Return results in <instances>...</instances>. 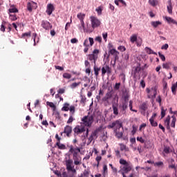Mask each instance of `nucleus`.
Here are the masks:
<instances>
[{
  "label": "nucleus",
  "mask_w": 177,
  "mask_h": 177,
  "mask_svg": "<svg viewBox=\"0 0 177 177\" xmlns=\"http://www.w3.org/2000/svg\"><path fill=\"white\" fill-rule=\"evenodd\" d=\"M69 153H72L73 154V160L74 161L75 165H81V164H82V158L78 154V153H81V149L80 147H76L74 149V147H73V145H71Z\"/></svg>",
  "instance_id": "obj_1"
},
{
  "label": "nucleus",
  "mask_w": 177,
  "mask_h": 177,
  "mask_svg": "<svg viewBox=\"0 0 177 177\" xmlns=\"http://www.w3.org/2000/svg\"><path fill=\"white\" fill-rule=\"evenodd\" d=\"M149 3L151 6H156L157 3H158V1L157 0H149Z\"/></svg>",
  "instance_id": "obj_40"
},
{
  "label": "nucleus",
  "mask_w": 177,
  "mask_h": 177,
  "mask_svg": "<svg viewBox=\"0 0 177 177\" xmlns=\"http://www.w3.org/2000/svg\"><path fill=\"white\" fill-rule=\"evenodd\" d=\"M11 13H19V9L15 5L10 6L8 9V15H11Z\"/></svg>",
  "instance_id": "obj_17"
},
{
  "label": "nucleus",
  "mask_w": 177,
  "mask_h": 177,
  "mask_svg": "<svg viewBox=\"0 0 177 177\" xmlns=\"http://www.w3.org/2000/svg\"><path fill=\"white\" fill-rule=\"evenodd\" d=\"M41 27L44 28V30H49L50 28H52V24L48 21H42Z\"/></svg>",
  "instance_id": "obj_14"
},
{
  "label": "nucleus",
  "mask_w": 177,
  "mask_h": 177,
  "mask_svg": "<svg viewBox=\"0 0 177 177\" xmlns=\"http://www.w3.org/2000/svg\"><path fill=\"white\" fill-rule=\"evenodd\" d=\"M90 20H91L92 28H97V27H100V24H102V22H100V20H99L96 17L91 16Z\"/></svg>",
  "instance_id": "obj_5"
},
{
  "label": "nucleus",
  "mask_w": 177,
  "mask_h": 177,
  "mask_svg": "<svg viewBox=\"0 0 177 177\" xmlns=\"http://www.w3.org/2000/svg\"><path fill=\"white\" fill-rule=\"evenodd\" d=\"M121 129H114L113 132L115 133V136L118 138V139H121L124 135V129L122 131L120 130Z\"/></svg>",
  "instance_id": "obj_10"
},
{
  "label": "nucleus",
  "mask_w": 177,
  "mask_h": 177,
  "mask_svg": "<svg viewBox=\"0 0 177 177\" xmlns=\"http://www.w3.org/2000/svg\"><path fill=\"white\" fill-rule=\"evenodd\" d=\"M85 131H86L85 127L77 125L73 129L74 136L81 135V133H83Z\"/></svg>",
  "instance_id": "obj_8"
},
{
  "label": "nucleus",
  "mask_w": 177,
  "mask_h": 177,
  "mask_svg": "<svg viewBox=\"0 0 177 177\" xmlns=\"http://www.w3.org/2000/svg\"><path fill=\"white\" fill-rule=\"evenodd\" d=\"M120 164H121L122 165H128V162H127V160L124 159H120Z\"/></svg>",
  "instance_id": "obj_51"
},
{
  "label": "nucleus",
  "mask_w": 177,
  "mask_h": 177,
  "mask_svg": "<svg viewBox=\"0 0 177 177\" xmlns=\"http://www.w3.org/2000/svg\"><path fill=\"white\" fill-rule=\"evenodd\" d=\"M84 46L85 47H89L90 46V44H89V40L88 39H86L84 40V42L83 44Z\"/></svg>",
  "instance_id": "obj_52"
},
{
  "label": "nucleus",
  "mask_w": 177,
  "mask_h": 177,
  "mask_svg": "<svg viewBox=\"0 0 177 177\" xmlns=\"http://www.w3.org/2000/svg\"><path fill=\"white\" fill-rule=\"evenodd\" d=\"M159 55V57L161 59L162 62H165V56L162 54H161V53H158Z\"/></svg>",
  "instance_id": "obj_56"
},
{
  "label": "nucleus",
  "mask_w": 177,
  "mask_h": 177,
  "mask_svg": "<svg viewBox=\"0 0 177 177\" xmlns=\"http://www.w3.org/2000/svg\"><path fill=\"white\" fill-rule=\"evenodd\" d=\"M171 118L172 120L170 126L171 127V128H175V124H176V118L173 115Z\"/></svg>",
  "instance_id": "obj_34"
},
{
  "label": "nucleus",
  "mask_w": 177,
  "mask_h": 177,
  "mask_svg": "<svg viewBox=\"0 0 177 177\" xmlns=\"http://www.w3.org/2000/svg\"><path fill=\"white\" fill-rule=\"evenodd\" d=\"M118 50H120L121 52H125V50H127V48H125V46H120L118 48Z\"/></svg>",
  "instance_id": "obj_55"
},
{
  "label": "nucleus",
  "mask_w": 177,
  "mask_h": 177,
  "mask_svg": "<svg viewBox=\"0 0 177 177\" xmlns=\"http://www.w3.org/2000/svg\"><path fill=\"white\" fill-rule=\"evenodd\" d=\"M167 3H168V6H167V8L168 13L169 15H172V9H173V8H172V2L171 1V0H169L167 1Z\"/></svg>",
  "instance_id": "obj_22"
},
{
  "label": "nucleus",
  "mask_w": 177,
  "mask_h": 177,
  "mask_svg": "<svg viewBox=\"0 0 177 177\" xmlns=\"http://www.w3.org/2000/svg\"><path fill=\"white\" fill-rule=\"evenodd\" d=\"M176 89H177V82H176V84H172L171 86V92L173 95H176Z\"/></svg>",
  "instance_id": "obj_31"
},
{
  "label": "nucleus",
  "mask_w": 177,
  "mask_h": 177,
  "mask_svg": "<svg viewBox=\"0 0 177 177\" xmlns=\"http://www.w3.org/2000/svg\"><path fill=\"white\" fill-rule=\"evenodd\" d=\"M170 121H171V117L169 115H168L166 118V120H165V124L166 125L167 129H168V130L171 129V126H169Z\"/></svg>",
  "instance_id": "obj_20"
},
{
  "label": "nucleus",
  "mask_w": 177,
  "mask_h": 177,
  "mask_svg": "<svg viewBox=\"0 0 177 177\" xmlns=\"http://www.w3.org/2000/svg\"><path fill=\"white\" fill-rule=\"evenodd\" d=\"M77 19H79V20L83 21L84 19H85V14H82V13H78L77 15Z\"/></svg>",
  "instance_id": "obj_36"
},
{
  "label": "nucleus",
  "mask_w": 177,
  "mask_h": 177,
  "mask_svg": "<svg viewBox=\"0 0 177 177\" xmlns=\"http://www.w3.org/2000/svg\"><path fill=\"white\" fill-rule=\"evenodd\" d=\"M146 92L147 93L148 99H152L154 100L157 96V88L152 87L151 88H147Z\"/></svg>",
  "instance_id": "obj_2"
},
{
  "label": "nucleus",
  "mask_w": 177,
  "mask_h": 177,
  "mask_svg": "<svg viewBox=\"0 0 177 177\" xmlns=\"http://www.w3.org/2000/svg\"><path fill=\"white\" fill-rule=\"evenodd\" d=\"M65 165L66 167L67 171H68L71 168H73V160L68 159L65 160Z\"/></svg>",
  "instance_id": "obj_18"
},
{
  "label": "nucleus",
  "mask_w": 177,
  "mask_h": 177,
  "mask_svg": "<svg viewBox=\"0 0 177 177\" xmlns=\"http://www.w3.org/2000/svg\"><path fill=\"white\" fill-rule=\"evenodd\" d=\"M93 70H94V75L97 78L99 77V71H100V67H97L96 66V64L93 66Z\"/></svg>",
  "instance_id": "obj_19"
},
{
  "label": "nucleus",
  "mask_w": 177,
  "mask_h": 177,
  "mask_svg": "<svg viewBox=\"0 0 177 177\" xmlns=\"http://www.w3.org/2000/svg\"><path fill=\"white\" fill-rule=\"evenodd\" d=\"M97 13H98V15H102V11L103 10L102 9V7H98L97 8L95 9Z\"/></svg>",
  "instance_id": "obj_58"
},
{
  "label": "nucleus",
  "mask_w": 177,
  "mask_h": 177,
  "mask_svg": "<svg viewBox=\"0 0 177 177\" xmlns=\"http://www.w3.org/2000/svg\"><path fill=\"white\" fill-rule=\"evenodd\" d=\"M149 122L151 127H158V123L156 121H154V119H149Z\"/></svg>",
  "instance_id": "obj_37"
},
{
  "label": "nucleus",
  "mask_w": 177,
  "mask_h": 177,
  "mask_svg": "<svg viewBox=\"0 0 177 177\" xmlns=\"http://www.w3.org/2000/svg\"><path fill=\"white\" fill-rule=\"evenodd\" d=\"M73 121H74V118L73 117V115H71L67 121V124H71Z\"/></svg>",
  "instance_id": "obj_53"
},
{
  "label": "nucleus",
  "mask_w": 177,
  "mask_h": 177,
  "mask_svg": "<svg viewBox=\"0 0 177 177\" xmlns=\"http://www.w3.org/2000/svg\"><path fill=\"white\" fill-rule=\"evenodd\" d=\"M85 67L91 68V63L88 60L84 61Z\"/></svg>",
  "instance_id": "obj_59"
},
{
  "label": "nucleus",
  "mask_w": 177,
  "mask_h": 177,
  "mask_svg": "<svg viewBox=\"0 0 177 177\" xmlns=\"http://www.w3.org/2000/svg\"><path fill=\"white\" fill-rule=\"evenodd\" d=\"M32 38H33V41H34V46H35V45H37V44H38V42H39V37H37V33H33Z\"/></svg>",
  "instance_id": "obj_27"
},
{
  "label": "nucleus",
  "mask_w": 177,
  "mask_h": 177,
  "mask_svg": "<svg viewBox=\"0 0 177 177\" xmlns=\"http://www.w3.org/2000/svg\"><path fill=\"white\" fill-rule=\"evenodd\" d=\"M81 103H86V97L85 95H81Z\"/></svg>",
  "instance_id": "obj_54"
},
{
  "label": "nucleus",
  "mask_w": 177,
  "mask_h": 177,
  "mask_svg": "<svg viewBox=\"0 0 177 177\" xmlns=\"http://www.w3.org/2000/svg\"><path fill=\"white\" fill-rule=\"evenodd\" d=\"M110 55H112V56H114L115 60L118 59V55H120V52L117 51L115 49H111L109 50Z\"/></svg>",
  "instance_id": "obj_16"
},
{
  "label": "nucleus",
  "mask_w": 177,
  "mask_h": 177,
  "mask_svg": "<svg viewBox=\"0 0 177 177\" xmlns=\"http://www.w3.org/2000/svg\"><path fill=\"white\" fill-rule=\"evenodd\" d=\"M73 132V127L68 125H66L64 128L63 133H66V136L68 138H70L71 136V133Z\"/></svg>",
  "instance_id": "obj_11"
},
{
  "label": "nucleus",
  "mask_w": 177,
  "mask_h": 177,
  "mask_svg": "<svg viewBox=\"0 0 177 177\" xmlns=\"http://www.w3.org/2000/svg\"><path fill=\"white\" fill-rule=\"evenodd\" d=\"M95 41H97V42H100V44L102 42V37L98 36L95 37Z\"/></svg>",
  "instance_id": "obj_64"
},
{
  "label": "nucleus",
  "mask_w": 177,
  "mask_h": 177,
  "mask_svg": "<svg viewBox=\"0 0 177 177\" xmlns=\"http://www.w3.org/2000/svg\"><path fill=\"white\" fill-rule=\"evenodd\" d=\"M101 71L102 77H104V75H106V73H107V74H111V68H110V66H109L108 65L103 66Z\"/></svg>",
  "instance_id": "obj_9"
},
{
  "label": "nucleus",
  "mask_w": 177,
  "mask_h": 177,
  "mask_svg": "<svg viewBox=\"0 0 177 177\" xmlns=\"http://www.w3.org/2000/svg\"><path fill=\"white\" fill-rule=\"evenodd\" d=\"M132 129L133 130L131 131V133L132 135H135V133H136V131H138V127L133 125Z\"/></svg>",
  "instance_id": "obj_47"
},
{
  "label": "nucleus",
  "mask_w": 177,
  "mask_h": 177,
  "mask_svg": "<svg viewBox=\"0 0 177 177\" xmlns=\"http://www.w3.org/2000/svg\"><path fill=\"white\" fill-rule=\"evenodd\" d=\"M53 10H55V7L53 6V4L49 3L47 5V10L46 13L48 15V16H50L52 15Z\"/></svg>",
  "instance_id": "obj_15"
},
{
  "label": "nucleus",
  "mask_w": 177,
  "mask_h": 177,
  "mask_svg": "<svg viewBox=\"0 0 177 177\" xmlns=\"http://www.w3.org/2000/svg\"><path fill=\"white\" fill-rule=\"evenodd\" d=\"M109 129H118L122 128V120L118 119L112 122V124L108 125Z\"/></svg>",
  "instance_id": "obj_3"
},
{
  "label": "nucleus",
  "mask_w": 177,
  "mask_h": 177,
  "mask_svg": "<svg viewBox=\"0 0 177 177\" xmlns=\"http://www.w3.org/2000/svg\"><path fill=\"white\" fill-rule=\"evenodd\" d=\"M112 109H113L114 115L115 116L118 115V107L115 106V105H113Z\"/></svg>",
  "instance_id": "obj_35"
},
{
  "label": "nucleus",
  "mask_w": 177,
  "mask_h": 177,
  "mask_svg": "<svg viewBox=\"0 0 177 177\" xmlns=\"http://www.w3.org/2000/svg\"><path fill=\"white\" fill-rule=\"evenodd\" d=\"M56 146L59 150H66L67 149L66 145L62 144L61 142H56L55 147H56Z\"/></svg>",
  "instance_id": "obj_21"
},
{
  "label": "nucleus",
  "mask_w": 177,
  "mask_h": 177,
  "mask_svg": "<svg viewBox=\"0 0 177 177\" xmlns=\"http://www.w3.org/2000/svg\"><path fill=\"white\" fill-rule=\"evenodd\" d=\"M154 167H158V168H161L164 167V162L162 161H159V162H156L153 164Z\"/></svg>",
  "instance_id": "obj_30"
},
{
  "label": "nucleus",
  "mask_w": 177,
  "mask_h": 177,
  "mask_svg": "<svg viewBox=\"0 0 177 177\" xmlns=\"http://www.w3.org/2000/svg\"><path fill=\"white\" fill-rule=\"evenodd\" d=\"M140 86H142V88H145V86H146V83L145 82V80H142L140 81Z\"/></svg>",
  "instance_id": "obj_62"
},
{
  "label": "nucleus",
  "mask_w": 177,
  "mask_h": 177,
  "mask_svg": "<svg viewBox=\"0 0 177 177\" xmlns=\"http://www.w3.org/2000/svg\"><path fill=\"white\" fill-rule=\"evenodd\" d=\"M145 50L148 53V55H157V53H154V51L149 47H145Z\"/></svg>",
  "instance_id": "obj_29"
},
{
  "label": "nucleus",
  "mask_w": 177,
  "mask_h": 177,
  "mask_svg": "<svg viewBox=\"0 0 177 177\" xmlns=\"http://www.w3.org/2000/svg\"><path fill=\"white\" fill-rule=\"evenodd\" d=\"M162 24V23H161V21H153L151 22V26H152V27H153V28H157V27L158 26H161Z\"/></svg>",
  "instance_id": "obj_23"
},
{
  "label": "nucleus",
  "mask_w": 177,
  "mask_h": 177,
  "mask_svg": "<svg viewBox=\"0 0 177 177\" xmlns=\"http://www.w3.org/2000/svg\"><path fill=\"white\" fill-rule=\"evenodd\" d=\"M120 86H121V83H115L113 88L115 89V91H118Z\"/></svg>",
  "instance_id": "obj_49"
},
{
  "label": "nucleus",
  "mask_w": 177,
  "mask_h": 177,
  "mask_svg": "<svg viewBox=\"0 0 177 177\" xmlns=\"http://www.w3.org/2000/svg\"><path fill=\"white\" fill-rule=\"evenodd\" d=\"M81 84V82H74L72 84H71V89H75V88H77V86H79V85Z\"/></svg>",
  "instance_id": "obj_45"
},
{
  "label": "nucleus",
  "mask_w": 177,
  "mask_h": 177,
  "mask_svg": "<svg viewBox=\"0 0 177 177\" xmlns=\"http://www.w3.org/2000/svg\"><path fill=\"white\" fill-rule=\"evenodd\" d=\"M82 121L85 127H91L93 124V116H84Z\"/></svg>",
  "instance_id": "obj_4"
},
{
  "label": "nucleus",
  "mask_w": 177,
  "mask_h": 177,
  "mask_svg": "<svg viewBox=\"0 0 177 177\" xmlns=\"http://www.w3.org/2000/svg\"><path fill=\"white\" fill-rule=\"evenodd\" d=\"M19 17L16 15V14H9V19L11 20V21H16Z\"/></svg>",
  "instance_id": "obj_28"
},
{
  "label": "nucleus",
  "mask_w": 177,
  "mask_h": 177,
  "mask_svg": "<svg viewBox=\"0 0 177 177\" xmlns=\"http://www.w3.org/2000/svg\"><path fill=\"white\" fill-rule=\"evenodd\" d=\"M63 78H65L66 80H70L71 78V74L68 73H64L63 74Z\"/></svg>",
  "instance_id": "obj_43"
},
{
  "label": "nucleus",
  "mask_w": 177,
  "mask_h": 177,
  "mask_svg": "<svg viewBox=\"0 0 177 177\" xmlns=\"http://www.w3.org/2000/svg\"><path fill=\"white\" fill-rule=\"evenodd\" d=\"M88 41L90 43V46H93V44H95V41H93V38L89 37Z\"/></svg>",
  "instance_id": "obj_57"
},
{
  "label": "nucleus",
  "mask_w": 177,
  "mask_h": 177,
  "mask_svg": "<svg viewBox=\"0 0 177 177\" xmlns=\"http://www.w3.org/2000/svg\"><path fill=\"white\" fill-rule=\"evenodd\" d=\"M27 9L28 12H32L33 9H37V3L34 1H30L27 3Z\"/></svg>",
  "instance_id": "obj_13"
},
{
  "label": "nucleus",
  "mask_w": 177,
  "mask_h": 177,
  "mask_svg": "<svg viewBox=\"0 0 177 177\" xmlns=\"http://www.w3.org/2000/svg\"><path fill=\"white\" fill-rule=\"evenodd\" d=\"M69 111L71 113V115H74V114L75 113V106H71L69 108Z\"/></svg>",
  "instance_id": "obj_38"
},
{
  "label": "nucleus",
  "mask_w": 177,
  "mask_h": 177,
  "mask_svg": "<svg viewBox=\"0 0 177 177\" xmlns=\"http://www.w3.org/2000/svg\"><path fill=\"white\" fill-rule=\"evenodd\" d=\"M46 104H47V106H49V107L53 109V110L54 111H55V110H56V105H55V104L53 102H50L48 101V102H46Z\"/></svg>",
  "instance_id": "obj_32"
},
{
  "label": "nucleus",
  "mask_w": 177,
  "mask_h": 177,
  "mask_svg": "<svg viewBox=\"0 0 177 177\" xmlns=\"http://www.w3.org/2000/svg\"><path fill=\"white\" fill-rule=\"evenodd\" d=\"M165 117V110L164 108L161 109V118H164Z\"/></svg>",
  "instance_id": "obj_61"
},
{
  "label": "nucleus",
  "mask_w": 177,
  "mask_h": 177,
  "mask_svg": "<svg viewBox=\"0 0 177 177\" xmlns=\"http://www.w3.org/2000/svg\"><path fill=\"white\" fill-rule=\"evenodd\" d=\"M137 140L140 143H145V140L142 137H137Z\"/></svg>",
  "instance_id": "obj_63"
},
{
  "label": "nucleus",
  "mask_w": 177,
  "mask_h": 177,
  "mask_svg": "<svg viewBox=\"0 0 177 177\" xmlns=\"http://www.w3.org/2000/svg\"><path fill=\"white\" fill-rule=\"evenodd\" d=\"M99 55V50L95 49L92 54L88 55V59L90 62H93L94 64H96V60H97V55Z\"/></svg>",
  "instance_id": "obj_6"
},
{
  "label": "nucleus",
  "mask_w": 177,
  "mask_h": 177,
  "mask_svg": "<svg viewBox=\"0 0 177 177\" xmlns=\"http://www.w3.org/2000/svg\"><path fill=\"white\" fill-rule=\"evenodd\" d=\"M100 131H102V127H98L97 129H96L94 131L92 132L91 133V136L93 138H95V137H97V133H99V132H100Z\"/></svg>",
  "instance_id": "obj_25"
},
{
  "label": "nucleus",
  "mask_w": 177,
  "mask_h": 177,
  "mask_svg": "<svg viewBox=\"0 0 177 177\" xmlns=\"http://www.w3.org/2000/svg\"><path fill=\"white\" fill-rule=\"evenodd\" d=\"M119 146L120 147V150L121 151H129V148H128L127 147V145L122 144V143H120Z\"/></svg>",
  "instance_id": "obj_26"
},
{
  "label": "nucleus",
  "mask_w": 177,
  "mask_h": 177,
  "mask_svg": "<svg viewBox=\"0 0 177 177\" xmlns=\"http://www.w3.org/2000/svg\"><path fill=\"white\" fill-rule=\"evenodd\" d=\"M156 102L159 103V105L161 106V103L162 102V99L161 98V95H158L156 98Z\"/></svg>",
  "instance_id": "obj_48"
},
{
  "label": "nucleus",
  "mask_w": 177,
  "mask_h": 177,
  "mask_svg": "<svg viewBox=\"0 0 177 177\" xmlns=\"http://www.w3.org/2000/svg\"><path fill=\"white\" fill-rule=\"evenodd\" d=\"M169 66H171V63H165L162 64V67L163 68H166L167 70H168V68H169Z\"/></svg>",
  "instance_id": "obj_50"
},
{
  "label": "nucleus",
  "mask_w": 177,
  "mask_h": 177,
  "mask_svg": "<svg viewBox=\"0 0 177 177\" xmlns=\"http://www.w3.org/2000/svg\"><path fill=\"white\" fill-rule=\"evenodd\" d=\"M120 113H122V114L127 113V109H128V103L122 102V104L120 105Z\"/></svg>",
  "instance_id": "obj_12"
},
{
  "label": "nucleus",
  "mask_w": 177,
  "mask_h": 177,
  "mask_svg": "<svg viewBox=\"0 0 177 177\" xmlns=\"http://www.w3.org/2000/svg\"><path fill=\"white\" fill-rule=\"evenodd\" d=\"M163 151L165 154H169V153H171V148L169 147L165 146Z\"/></svg>",
  "instance_id": "obj_39"
},
{
  "label": "nucleus",
  "mask_w": 177,
  "mask_h": 177,
  "mask_svg": "<svg viewBox=\"0 0 177 177\" xmlns=\"http://www.w3.org/2000/svg\"><path fill=\"white\" fill-rule=\"evenodd\" d=\"M68 106H70L69 104H68V103L64 104V106L62 107V111H68V110L70 109V108H68Z\"/></svg>",
  "instance_id": "obj_41"
},
{
  "label": "nucleus",
  "mask_w": 177,
  "mask_h": 177,
  "mask_svg": "<svg viewBox=\"0 0 177 177\" xmlns=\"http://www.w3.org/2000/svg\"><path fill=\"white\" fill-rule=\"evenodd\" d=\"M130 41L131 42H132V44H134L135 42H136V41H138V35H131L130 37Z\"/></svg>",
  "instance_id": "obj_33"
},
{
  "label": "nucleus",
  "mask_w": 177,
  "mask_h": 177,
  "mask_svg": "<svg viewBox=\"0 0 177 177\" xmlns=\"http://www.w3.org/2000/svg\"><path fill=\"white\" fill-rule=\"evenodd\" d=\"M141 110H143V111H146L147 110V104L146 102H143L140 106Z\"/></svg>",
  "instance_id": "obj_42"
},
{
  "label": "nucleus",
  "mask_w": 177,
  "mask_h": 177,
  "mask_svg": "<svg viewBox=\"0 0 177 177\" xmlns=\"http://www.w3.org/2000/svg\"><path fill=\"white\" fill-rule=\"evenodd\" d=\"M124 101L123 102L124 103H128L129 102V94H126L123 97Z\"/></svg>",
  "instance_id": "obj_44"
},
{
  "label": "nucleus",
  "mask_w": 177,
  "mask_h": 177,
  "mask_svg": "<svg viewBox=\"0 0 177 177\" xmlns=\"http://www.w3.org/2000/svg\"><path fill=\"white\" fill-rule=\"evenodd\" d=\"M21 37L22 38H26V37L30 38V37H31V32L29 31L28 32L23 33Z\"/></svg>",
  "instance_id": "obj_46"
},
{
  "label": "nucleus",
  "mask_w": 177,
  "mask_h": 177,
  "mask_svg": "<svg viewBox=\"0 0 177 177\" xmlns=\"http://www.w3.org/2000/svg\"><path fill=\"white\" fill-rule=\"evenodd\" d=\"M168 48H169V46L168 45V44H165V45L162 46L161 49L167 50Z\"/></svg>",
  "instance_id": "obj_60"
},
{
  "label": "nucleus",
  "mask_w": 177,
  "mask_h": 177,
  "mask_svg": "<svg viewBox=\"0 0 177 177\" xmlns=\"http://www.w3.org/2000/svg\"><path fill=\"white\" fill-rule=\"evenodd\" d=\"M140 71H142V67L140 66V64H138V65L136 67H134L133 70V75L134 78L140 80Z\"/></svg>",
  "instance_id": "obj_7"
},
{
  "label": "nucleus",
  "mask_w": 177,
  "mask_h": 177,
  "mask_svg": "<svg viewBox=\"0 0 177 177\" xmlns=\"http://www.w3.org/2000/svg\"><path fill=\"white\" fill-rule=\"evenodd\" d=\"M131 169H132V167H131L130 166H124L121 169V171L124 174H128V172H131Z\"/></svg>",
  "instance_id": "obj_24"
}]
</instances>
